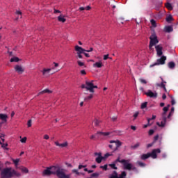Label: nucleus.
<instances>
[{"label": "nucleus", "mask_w": 178, "mask_h": 178, "mask_svg": "<svg viewBox=\"0 0 178 178\" xmlns=\"http://www.w3.org/2000/svg\"><path fill=\"white\" fill-rule=\"evenodd\" d=\"M19 60H20V59H19L18 57H13L10 60V62H19Z\"/></svg>", "instance_id": "obj_34"}, {"label": "nucleus", "mask_w": 178, "mask_h": 178, "mask_svg": "<svg viewBox=\"0 0 178 178\" xmlns=\"http://www.w3.org/2000/svg\"><path fill=\"white\" fill-rule=\"evenodd\" d=\"M26 141H27L26 137H24L21 139V143H25Z\"/></svg>", "instance_id": "obj_48"}, {"label": "nucleus", "mask_w": 178, "mask_h": 178, "mask_svg": "<svg viewBox=\"0 0 178 178\" xmlns=\"http://www.w3.org/2000/svg\"><path fill=\"white\" fill-rule=\"evenodd\" d=\"M31 120H29V121H28V123H27V126H28V127H31Z\"/></svg>", "instance_id": "obj_56"}, {"label": "nucleus", "mask_w": 178, "mask_h": 178, "mask_svg": "<svg viewBox=\"0 0 178 178\" xmlns=\"http://www.w3.org/2000/svg\"><path fill=\"white\" fill-rule=\"evenodd\" d=\"M154 133H155V131H154V129H150L149 131V136H152V134H154Z\"/></svg>", "instance_id": "obj_52"}, {"label": "nucleus", "mask_w": 178, "mask_h": 178, "mask_svg": "<svg viewBox=\"0 0 178 178\" xmlns=\"http://www.w3.org/2000/svg\"><path fill=\"white\" fill-rule=\"evenodd\" d=\"M126 176H127V174L124 171H122L118 178H126Z\"/></svg>", "instance_id": "obj_30"}, {"label": "nucleus", "mask_w": 178, "mask_h": 178, "mask_svg": "<svg viewBox=\"0 0 178 178\" xmlns=\"http://www.w3.org/2000/svg\"><path fill=\"white\" fill-rule=\"evenodd\" d=\"M81 74H83V76H86V74H87V73L86 72V70H81Z\"/></svg>", "instance_id": "obj_59"}, {"label": "nucleus", "mask_w": 178, "mask_h": 178, "mask_svg": "<svg viewBox=\"0 0 178 178\" xmlns=\"http://www.w3.org/2000/svg\"><path fill=\"white\" fill-rule=\"evenodd\" d=\"M95 156H97L95 159V161L97 162V163H101V162H102V160L104 159V157L102 156V153L101 152H95Z\"/></svg>", "instance_id": "obj_10"}, {"label": "nucleus", "mask_w": 178, "mask_h": 178, "mask_svg": "<svg viewBox=\"0 0 178 178\" xmlns=\"http://www.w3.org/2000/svg\"><path fill=\"white\" fill-rule=\"evenodd\" d=\"M139 81H140V83L142 84H147V81L145 79H139Z\"/></svg>", "instance_id": "obj_46"}, {"label": "nucleus", "mask_w": 178, "mask_h": 178, "mask_svg": "<svg viewBox=\"0 0 178 178\" xmlns=\"http://www.w3.org/2000/svg\"><path fill=\"white\" fill-rule=\"evenodd\" d=\"M97 134H99L100 136H109V132H101V131H98V132H97L96 136H97Z\"/></svg>", "instance_id": "obj_28"}, {"label": "nucleus", "mask_w": 178, "mask_h": 178, "mask_svg": "<svg viewBox=\"0 0 178 178\" xmlns=\"http://www.w3.org/2000/svg\"><path fill=\"white\" fill-rule=\"evenodd\" d=\"M140 114V113L138 111L136 112L134 114V120H136V119H137V118L138 117V115Z\"/></svg>", "instance_id": "obj_47"}, {"label": "nucleus", "mask_w": 178, "mask_h": 178, "mask_svg": "<svg viewBox=\"0 0 178 178\" xmlns=\"http://www.w3.org/2000/svg\"><path fill=\"white\" fill-rule=\"evenodd\" d=\"M72 173H76L78 176L80 175V172H79V170L74 169L72 170Z\"/></svg>", "instance_id": "obj_50"}, {"label": "nucleus", "mask_w": 178, "mask_h": 178, "mask_svg": "<svg viewBox=\"0 0 178 178\" xmlns=\"http://www.w3.org/2000/svg\"><path fill=\"white\" fill-rule=\"evenodd\" d=\"M138 147H140V143H138L135 144L134 145L131 146V148L132 149H136V148H138Z\"/></svg>", "instance_id": "obj_36"}, {"label": "nucleus", "mask_w": 178, "mask_h": 178, "mask_svg": "<svg viewBox=\"0 0 178 178\" xmlns=\"http://www.w3.org/2000/svg\"><path fill=\"white\" fill-rule=\"evenodd\" d=\"M109 156H112V154H110V153H106L105 155H104V159L105 158H108Z\"/></svg>", "instance_id": "obj_51"}, {"label": "nucleus", "mask_w": 178, "mask_h": 178, "mask_svg": "<svg viewBox=\"0 0 178 178\" xmlns=\"http://www.w3.org/2000/svg\"><path fill=\"white\" fill-rule=\"evenodd\" d=\"M154 145V142L152 143H149L147 147V148H151V147H152Z\"/></svg>", "instance_id": "obj_60"}, {"label": "nucleus", "mask_w": 178, "mask_h": 178, "mask_svg": "<svg viewBox=\"0 0 178 178\" xmlns=\"http://www.w3.org/2000/svg\"><path fill=\"white\" fill-rule=\"evenodd\" d=\"M75 51H76V54H84V52H86V49L79 45L75 46Z\"/></svg>", "instance_id": "obj_14"}, {"label": "nucleus", "mask_w": 178, "mask_h": 178, "mask_svg": "<svg viewBox=\"0 0 178 178\" xmlns=\"http://www.w3.org/2000/svg\"><path fill=\"white\" fill-rule=\"evenodd\" d=\"M149 156V153H147L146 154H142L140 156V159H142V161H145V159H148V158H150Z\"/></svg>", "instance_id": "obj_22"}, {"label": "nucleus", "mask_w": 178, "mask_h": 178, "mask_svg": "<svg viewBox=\"0 0 178 178\" xmlns=\"http://www.w3.org/2000/svg\"><path fill=\"white\" fill-rule=\"evenodd\" d=\"M150 22L152 26H153V27H156V22L154 19H151Z\"/></svg>", "instance_id": "obj_40"}, {"label": "nucleus", "mask_w": 178, "mask_h": 178, "mask_svg": "<svg viewBox=\"0 0 178 178\" xmlns=\"http://www.w3.org/2000/svg\"><path fill=\"white\" fill-rule=\"evenodd\" d=\"M15 69L16 72H17V73H19V74H22V73H23V72H24V70L20 65H16L15 67Z\"/></svg>", "instance_id": "obj_15"}, {"label": "nucleus", "mask_w": 178, "mask_h": 178, "mask_svg": "<svg viewBox=\"0 0 178 178\" xmlns=\"http://www.w3.org/2000/svg\"><path fill=\"white\" fill-rule=\"evenodd\" d=\"M16 13H17V15L21 16L20 17H22V13H21V11H17Z\"/></svg>", "instance_id": "obj_63"}, {"label": "nucleus", "mask_w": 178, "mask_h": 178, "mask_svg": "<svg viewBox=\"0 0 178 178\" xmlns=\"http://www.w3.org/2000/svg\"><path fill=\"white\" fill-rule=\"evenodd\" d=\"M93 123H95V126L98 127V126H99V123H101V121L96 119L93 121Z\"/></svg>", "instance_id": "obj_39"}, {"label": "nucleus", "mask_w": 178, "mask_h": 178, "mask_svg": "<svg viewBox=\"0 0 178 178\" xmlns=\"http://www.w3.org/2000/svg\"><path fill=\"white\" fill-rule=\"evenodd\" d=\"M147 102L142 103L140 106L141 109H145V108H147Z\"/></svg>", "instance_id": "obj_44"}, {"label": "nucleus", "mask_w": 178, "mask_h": 178, "mask_svg": "<svg viewBox=\"0 0 178 178\" xmlns=\"http://www.w3.org/2000/svg\"><path fill=\"white\" fill-rule=\"evenodd\" d=\"M110 144H115V147L113 149V152H115L119 149V147H121L122 145V142L119 140H110Z\"/></svg>", "instance_id": "obj_7"}, {"label": "nucleus", "mask_w": 178, "mask_h": 178, "mask_svg": "<svg viewBox=\"0 0 178 178\" xmlns=\"http://www.w3.org/2000/svg\"><path fill=\"white\" fill-rule=\"evenodd\" d=\"M19 161H20V159H13V162L15 163V166H17V165H19Z\"/></svg>", "instance_id": "obj_37"}, {"label": "nucleus", "mask_w": 178, "mask_h": 178, "mask_svg": "<svg viewBox=\"0 0 178 178\" xmlns=\"http://www.w3.org/2000/svg\"><path fill=\"white\" fill-rule=\"evenodd\" d=\"M172 20H173V17H172V15H169L166 18V22H168V23H170V22H172Z\"/></svg>", "instance_id": "obj_35"}, {"label": "nucleus", "mask_w": 178, "mask_h": 178, "mask_svg": "<svg viewBox=\"0 0 178 178\" xmlns=\"http://www.w3.org/2000/svg\"><path fill=\"white\" fill-rule=\"evenodd\" d=\"M118 162H116V160L111 164H109L108 166L111 168L112 169H115V170H118V167H116V165Z\"/></svg>", "instance_id": "obj_21"}, {"label": "nucleus", "mask_w": 178, "mask_h": 178, "mask_svg": "<svg viewBox=\"0 0 178 178\" xmlns=\"http://www.w3.org/2000/svg\"><path fill=\"white\" fill-rule=\"evenodd\" d=\"M166 60V56H162L160 58L157 59L156 63L150 65V67H154V66H158L159 65H165Z\"/></svg>", "instance_id": "obj_6"}, {"label": "nucleus", "mask_w": 178, "mask_h": 178, "mask_svg": "<svg viewBox=\"0 0 178 178\" xmlns=\"http://www.w3.org/2000/svg\"><path fill=\"white\" fill-rule=\"evenodd\" d=\"M8 115L0 113V120H2L1 122H0V124H3V123H7L8 122Z\"/></svg>", "instance_id": "obj_12"}, {"label": "nucleus", "mask_w": 178, "mask_h": 178, "mask_svg": "<svg viewBox=\"0 0 178 178\" xmlns=\"http://www.w3.org/2000/svg\"><path fill=\"white\" fill-rule=\"evenodd\" d=\"M167 117H162V121L161 123L157 122L156 124L157 126H159V127H165V124H166V120H167Z\"/></svg>", "instance_id": "obj_13"}, {"label": "nucleus", "mask_w": 178, "mask_h": 178, "mask_svg": "<svg viewBox=\"0 0 178 178\" xmlns=\"http://www.w3.org/2000/svg\"><path fill=\"white\" fill-rule=\"evenodd\" d=\"M77 63H78L79 66H80V67L84 66V63H83V62H81L80 60H78Z\"/></svg>", "instance_id": "obj_49"}, {"label": "nucleus", "mask_w": 178, "mask_h": 178, "mask_svg": "<svg viewBox=\"0 0 178 178\" xmlns=\"http://www.w3.org/2000/svg\"><path fill=\"white\" fill-rule=\"evenodd\" d=\"M103 65L102 62H97L93 64V67H102Z\"/></svg>", "instance_id": "obj_24"}, {"label": "nucleus", "mask_w": 178, "mask_h": 178, "mask_svg": "<svg viewBox=\"0 0 178 178\" xmlns=\"http://www.w3.org/2000/svg\"><path fill=\"white\" fill-rule=\"evenodd\" d=\"M116 162H119L120 163H122L124 170H131V169H133V170H134V169H136V167L133 168V164H131V163H130V159L120 160V154H119L118 157L117 158L115 163Z\"/></svg>", "instance_id": "obj_3"}, {"label": "nucleus", "mask_w": 178, "mask_h": 178, "mask_svg": "<svg viewBox=\"0 0 178 178\" xmlns=\"http://www.w3.org/2000/svg\"><path fill=\"white\" fill-rule=\"evenodd\" d=\"M55 145L57 147H60L61 148H65L67 147V142H65L64 143H59V142H55Z\"/></svg>", "instance_id": "obj_17"}, {"label": "nucleus", "mask_w": 178, "mask_h": 178, "mask_svg": "<svg viewBox=\"0 0 178 178\" xmlns=\"http://www.w3.org/2000/svg\"><path fill=\"white\" fill-rule=\"evenodd\" d=\"M0 176L1 178H12L13 176L20 177L22 174L12 169V168H6L1 170Z\"/></svg>", "instance_id": "obj_2"}, {"label": "nucleus", "mask_w": 178, "mask_h": 178, "mask_svg": "<svg viewBox=\"0 0 178 178\" xmlns=\"http://www.w3.org/2000/svg\"><path fill=\"white\" fill-rule=\"evenodd\" d=\"M20 170L23 172V173H29V169H27V168L26 167H22L20 168Z\"/></svg>", "instance_id": "obj_31"}, {"label": "nucleus", "mask_w": 178, "mask_h": 178, "mask_svg": "<svg viewBox=\"0 0 178 178\" xmlns=\"http://www.w3.org/2000/svg\"><path fill=\"white\" fill-rule=\"evenodd\" d=\"M145 95L149 98H158V93L156 92H154L151 90H148L147 92H145Z\"/></svg>", "instance_id": "obj_8"}, {"label": "nucleus", "mask_w": 178, "mask_h": 178, "mask_svg": "<svg viewBox=\"0 0 178 178\" xmlns=\"http://www.w3.org/2000/svg\"><path fill=\"white\" fill-rule=\"evenodd\" d=\"M108 58H109V55L108 54H106V55L104 56V60H106V59H108Z\"/></svg>", "instance_id": "obj_58"}, {"label": "nucleus", "mask_w": 178, "mask_h": 178, "mask_svg": "<svg viewBox=\"0 0 178 178\" xmlns=\"http://www.w3.org/2000/svg\"><path fill=\"white\" fill-rule=\"evenodd\" d=\"M44 175L47 176H51V175H56L58 178H70V175H66L65 173V169L59 166L50 167L43 172Z\"/></svg>", "instance_id": "obj_1"}, {"label": "nucleus", "mask_w": 178, "mask_h": 178, "mask_svg": "<svg viewBox=\"0 0 178 178\" xmlns=\"http://www.w3.org/2000/svg\"><path fill=\"white\" fill-rule=\"evenodd\" d=\"M100 169H103V170H108V164H106L104 165H101Z\"/></svg>", "instance_id": "obj_41"}, {"label": "nucleus", "mask_w": 178, "mask_h": 178, "mask_svg": "<svg viewBox=\"0 0 178 178\" xmlns=\"http://www.w3.org/2000/svg\"><path fill=\"white\" fill-rule=\"evenodd\" d=\"M109 178H119V176H118V172L116 171H113V174L109 176Z\"/></svg>", "instance_id": "obj_26"}, {"label": "nucleus", "mask_w": 178, "mask_h": 178, "mask_svg": "<svg viewBox=\"0 0 178 178\" xmlns=\"http://www.w3.org/2000/svg\"><path fill=\"white\" fill-rule=\"evenodd\" d=\"M94 97V94H90L89 96L85 97V101H90V99H92Z\"/></svg>", "instance_id": "obj_33"}, {"label": "nucleus", "mask_w": 178, "mask_h": 178, "mask_svg": "<svg viewBox=\"0 0 178 178\" xmlns=\"http://www.w3.org/2000/svg\"><path fill=\"white\" fill-rule=\"evenodd\" d=\"M76 54H77V57L79 59H82L83 58V56L81 55V53H76Z\"/></svg>", "instance_id": "obj_53"}, {"label": "nucleus", "mask_w": 178, "mask_h": 178, "mask_svg": "<svg viewBox=\"0 0 178 178\" xmlns=\"http://www.w3.org/2000/svg\"><path fill=\"white\" fill-rule=\"evenodd\" d=\"M155 119H156V115H152V118H148L147 119V122H148V123H149L150 120H155Z\"/></svg>", "instance_id": "obj_45"}, {"label": "nucleus", "mask_w": 178, "mask_h": 178, "mask_svg": "<svg viewBox=\"0 0 178 178\" xmlns=\"http://www.w3.org/2000/svg\"><path fill=\"white\" fill-rule=\"evenodd\" d=\"M170 106V105L168 104V106H165L163 108V113H162V117H166V112H168V111H169V107Z\"/></svg>", "instance_id": "obj_19"}, {"label": "nucleus", "mask_w": 178, "mask_h": 178, "mask_svg": "<svg viewBox=\"0 0 178 178\" xmlns=\"http://www.w3.org/2000/svg\"><path fill=\"white\" fill-rule=\"evenodd\" d=\"M93 84H94V81H86V84H82L81 88H86L87 91H90V92H92L93 94V92H95L94 89H92Z\"/></svg>", "instance_id": "obj_5"}, {"label": "nucleus", "mask_w": 178, "mask_h": 178, "mask_svg": "<svg viewBox=\"0 0 178 178\" xmlns=\"http://www.w3.org/2000/svg\"><path fill=\"white\" fill-rule=\"evenodd\" d=\"M164 31L165 33H172V31H173V27L170 26H167L164 28Z\"/></svg>", "instance_id": "obj_18"}, {"label": "nucleus", "mask_w": 178, "mask_h": 178, "mask_svg": "<svg viewBox=\"0 0 178 178\" xmlns=\"http://www.w3.org/2000/svg\"><path fill=\"white\" fill-rule=\"evenodd\" d=\"M51 72V69L49 68V69H44L43 71H42V74L44 76H45L46 74H48V73H49Z\"/></svg>", "instance_id": "obj_29"}, {"label": "nucleus", "mask_w": 178, "mask_h": 178, "mask_svg": "<svg viewBox=\"0 0 178 178\" xmlns=\"http://www.w3.org/2000/svg\"><path fill=\"white\" fill-rule=\"evenodd\" d=\"M51 94L52 91L49 90V89H44V90L40 92L38 95H41V94H45V93Z\"/></svg>", "instance_id": "obj_23"}, {"label": "nucleus", "mask_w": 178, "mask_h": 178, "mask_svg": "<svg viewBox=\"0 0 178 178\" xmlns=\"http://www.w3.org/2000/svg\"><path fill=\"white\" fill-rule=\"evenodd\" d=\"M156 154H161V149H153L151 153H149V155H150L149 156L153 159H156V158H158Z\"/></svg>", "instance_id": "obj_9"}, {"label": "nucleus", "mask_w": 178, "mask_h": 178, "mask_svg": "<svg viewBox=\"0 0 178 178\" xmlns=\"http://www.w3.org/2000/svg\"><path fill=\"white\" fill-rule=\"evenodd\" d=\"M158 138H159V135H156L154 138V143H155V141H157Z\"/></svg>", "instance_id": "obj_54"}, {"label": "nucleus", "mask_w": 178, "mask_h": 178, "mask_svg": "<svg viewBox=\"0 0 178 178\" xmlns=\"http://www.w3.org/2000/svg\"><path fill=\"white\" fill-rule=\"evenodd\" d=\"M94 49L92 47H90L89 50H86L85 52H92Z\"/></svg>", "instance_id": "obj_61"}, {"label": "nucleus", "mask_w": 178, "mask_h": 178, "mask_svg": "<svg viewBox=\"0 0 178 178\" xmlns=\"http://www.w3.org/2000/svg\"><path fill=\"white\" fill-rule=\"evenodd\" d=\"M0 140L2 141L1 143H5V134L0 135Z\"/></svg>", "instance_id": "obj_42"}, {"label": "nucleus", "mask_w": 178, "mask_h": 178, "mask_svg": "<svg viewBox=\"0 0 178 178\" xmlns=\"http://www.w3.org/2000/svg\"><path fill=\"white\" fill-rule=\"evenodd\" d=\"M162 98H163V99H166V95L163 94Z\"/></svg>", "instance_id": "obj_64"}, {"label": "nucleus", "mask_w": 178, "mask_h": 178, "mask_svg": "<svg viewBox=\"0 0 178 178\" xmlns=\"http://www.w3.org/2000/svg\"><path fill=\"white\" fill-rule=\"evenodd\" d=\"M58 22H60L61 23H65V22H66V18H65V17L63 15H60L58 17Z\"/></svg>", "instance_id": "obj_20"}, {"label": "nucleus", "mask_w": 178, "mask_h": 178, "mask_svg": "<svg viewBox=\"0 0 178 178\" xmlns=\"http://www.w3.org/2000/svg\"><path fill=\"white\" fill-rule=\"evenodd\" d=\"M43 138L44 140H49V136L45 134V135H44Z\"/></svg>", "instance_id": "obj_55"}, {"label": "nucleus", "mask_w": 178, "mask_h": 178, "mask_svg": "<svg viewBox=\"0 0 178 178\" xmlns=\"http://www.w3.org/2000/svg\"><path fill=\"white\" fill-rule=\"evenodd\" d=\"M131 130H134V131H135V130H137V128L136 127V126H133V125L131 126Z\"/></svg>", "instance_id": "obj_62"}, {"label": "nucleus", "mask_w": 178, "mask_h": 178, "mask_svg": "<svg viewBox=\"0 0 178 178\" xmlns=\"http://www.w3.org/2000/svg\"><path fill=\"white\" fill-rule=\"evenodd\" d=\"M138 166H140V168H145V163L141 162V161H138L137 162Z\"/></svg>", "instance_id": "obj_38"}, {"label": "nucleus", "mask_w": 178, "mask_h": 178, "mask_svg": "<svg viewBox=\"0 0 178 178\" xmlns=\"http://www.w3.org/2000/svg\"><path fill=\"white\" fill-rule=\"evenodd\" d=\"M0 145H1V147L3 148V149H8V148H6V147H8V143H3L0 140Z\"/></svg>", "instance_id": "obj_32"}, {"label": "nucleus", "mask_w": 178, "mask_h": 178, "mask_svg": "<svg viewBox=\"0 0 178 178\" xmlns=\"http://www.w3.org/2000/svg\"><path fill=\"white\" fill-rule=\"evenodd\" d=\"M165 8L168 9V10H173V7L172 6V4L170 3H166L165 4Z\"/></svg>", "instance_id": "obj_25"}, {"label": "nucleus", "mask_w": 178, "mask_h": 178, "mask_svg": "<svg viewBox=\"0 0 178 178\" xmlns=\"http://www.w3.org/2000/svg\"><path fill=\"white\" fill-rule=\"evenodd\" d=\"M98 176H99V173H98V172H95V173H93V174H92V175H90V178H92V177H98Z\"/></svg>", "instance_id": "obj_43"}, {"label": "nucleus", "mask_w": 178, "mask_h": 178, "mask_svg": "<svg viewBox=\"0 0 178 178\" xmlns=\"http://www.w3.org/2000/svg\"><path fill=\"white\" fill-rule=\"evenodd\" d=\"M155 49L157 54V56H162V55H163V52L162 51V49H163V47H162V45L161 44L156 45Z\"/></svg>", "instance_id": "obj_11"}, {"label": "nucleus", "mask_w": 178, "mask_h": 178, "mask_svg": "<svg viewBox=\"0 0 178 178\" xmlns=\"http://www.w3.org/2000/svg\"><path fill=\"white\" fill-rule=\"evenodd\" d=\"M175 66H176V64H175V63L173 61L168 63V67L170 69H175Z\"/></svg>", "instance_id": "obj_27"}, {"label": "nucleus", "mask_w": 178, "mask_h": 178, "mask_svg": "<svg viewBox=\"0 0 178 178\" xmlns=\"http://www.w3.org/2000/svg\"><path fill=\"white\" fill-rule=\"evenodd\" d=\"M156 87H160V88H163L165 92H168V90L166 89V85H165V83L161 82V83H156Z\"/></svg>", "instance_id": "obj_16"}, {"label": "nucleus", "mask_w": 178, "mask_h": 178, "mask_svg": "<svg viewBox=\"0 0 178 178\" xmlns=\"http://www.w3.org/2000/svg\"><path fill=\"white\" fill-rule=\"evenodd\" d=\"M83 168H87V165H79L78 169H83Z\"/></svg>", "instance_id": "obj_57"}, {"label": "nucleus", "mask_w": 178, "mask_h": 178, "mask_svg": "<svg viewBox=\"0 0 178 178\" xmlns=\"http://www.w3.org/2000/svg\"><path fill=\"white\" fill-rule=\"evenodd\" d=\"M149 49H152V47L154 45H156V44L159 43V40H158V36H156V34L155 33H152L151 36L149 37Z\"/></svg>", "instance_id": "obj_4"}]
</instances>
